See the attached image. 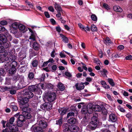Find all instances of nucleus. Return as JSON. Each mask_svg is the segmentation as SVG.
<instances>
[{"mask_svg":"<svg viewBox=\"0 0 132 132\" xmlns=\"http://www.w3.org/2000/svg\"><path fill=\"white\" fill-rule=\"evenodd\" d=\"M23 121L18 120L17 121V124L18 126L21 127L23 125Z\"/></svg>","mask_w":132,"mask_h":132,"instance_id":"obj_48","label":"nucleus"},{"mask_svg":"<svg viewBox=\"0 0 132 132\" xmlns=\"http://www.w3.org/2000/svg\"><path fill=\"white\" fill-rule=\"evenodd\" d=\"M11 107L13 111H16L18 110V108L16 105H11Z\"/></svg>","mask_w":132,"mask_h":132,"instance_id":"obj_52","label":"nucleus"},{"mask_svg":"<svg viewBox=\"0 0 132 132\" xmlns=\"http://www.w3.org/2000/svg\"><path fill=\"white\" fill-rule=\"evenodd\" d=\"M68 123L70 124H75L77 122V119L74 118H71L68 119L67 121Z\"/></svg>","mask_w":132,"mask_h":132,"instance_id":"obj_15","label":"nucleus"},{"mask_svg":"<svg viewBox=\"0 0 132 132\" xmlns=\"http://www.w3.org/2000/svg\"><path fill=\"white\" fill-rule=\"evenodd\" d=\"M39 127L43 129L46 128L47 126V122L43 120H40L39 122Z\"/></svg>","mask_w":132,"mask_h":132,"instance_id":"obj_11","label":"nucleus"},{"mask_svg":"<svg viewBox=\"0 0 132 132\" xmlns=\"http://www.w3.org/2000/svg\"><path fill=\"white\" fill-rule=\"evenodd\" d=\"M8 32H7V33H6L5 34H4V36H5L6 38L7 39L5 41H6L7 40L9 41H11L12 40L11 36L10 34L8 33Z\"/></svg>","mask_w":132,"mask_h":132,"instance_id":"obj_31","label":"nucleus"},{"mask_svg":"<svg viewBox=\"0 0 132 132\" xmlns=\"http://www.w3.org/2000/svg\"><path fill=\"white\" fill-rule=\"evenodd\" d=\"M20 71L22 72H24L26 70L25 68L24 67L22 66L20 68Z\"/></svg>","mask_w":132,"mask_h":132,"instance_id":"obj_59","label":"nucleus"},{"mask_svg":"<svg viewBox=\"0 0 132 132\" xmlns=\"http://www.w3.org/2000/svg\"><path fill=\"white\" fill-rule=\"evenodd\" d=\"M11 63H10V66H11V67L15 68L16 67L17 65V63L15 61H12L11 62Z\"/></svg>","mask_w":132,"mask_h":132,"instance_id":"obj_39","label":"nucleus"},{"mask_svg":"<svg viewBox=\"0 0 132 132\" xmlns=\"http://www.w3.org/2000/svg\"><path fill=\"white\" fill-rule=\"evenodd\" d=\"M16 56L13 55L11 54L10 56H8L7 57V58H5V61H9L11 63V62L15 61L16 59Z\"/></svg>","mask_w":132,"mask_h":132,"instance_id":"obj_10","label":"nucleus"},{"mask_svg":"<svg viewBox=\"0 0 132 132\" xmlns=\"http://www.w3.org/2000/svg\"><path fill=\"white\" fill-rule=\"evenodd\" d=\"M56 95L55 93L52 92L48 94L46 96V100L49 102H54L56 99Z\"/></svg>","mask_w":132,"mask_h":132,"instance_id":"obj_2","label":"nucleus"},{"mask_svg":"<svg viewBox=\"0 0 132 132\" xmlns=\"http://www.w3.org/2000/svg\"><path fill=\"white\" fill-rule=\"evenodd\" d=\"M102 108L98 105H95L93 107V110L94 111L100 112L101 111Z\"/></svg>","mask_w":132,"mask_h":132,"instance_id":"obj_26","label":"nucleus"},{"mask_svg":"<svg viewBox=\"0 0 132 132\" xmlns=\"http://www.w3.org/2000/svg\"><path fill=\"white\" fill-rule=\"evenodd\" d=\"M93 107H94L92 104L89 103L87 105V109H93Z\"/></svg>","mask_w":132,"mask_h":132,"instance_id":"obj_55","label":"nucleus"},{"mask_svg":"<svg viewBox=\"0 0 132 132\" xmlns=\"http://www.w3.org/2000/svg\"><path fill=\"white\" fill-rule=\"evenodd\" d=\"M19 100L20 104L22 105L27 103L29 101L28 98L27 97H20Z\"/></svg>","mask_w":132,"mask_h":132,"instance_id":"obj_9","label":"nucleus"},{"mask_svg":"<svg viewBox=\"0 0 132 132\" xmlns=\"http://www.w3.org/2000/svg\"><path fill=\"white\" fill-rule=\"evenodd\" d=\"M76 89L78 90H80L84 89V86L82 83L79 84L78 83H77L75 85Z\"/></svg>","mask_w":132,"mask_h":132,"instance_id":"obj_12","label":"nucleus"},{"mask_svg":"<svg viewBox=\"0 0 132 132\" xmlns=\"http://www.w3.org/2000/svg\"><path fill=\"white\" fill-rule=\"evenodd\" d=\"M33 131L34 132H43V130L39 126H37L33 128Z\"/></svg>","mask_w":132,"mask_h":132,"instance_id":"obj_23","label":"nucleus"},{"mask_svg":"<svg viewBox=\"0 0 132 132\" xmlns=\"http://www.w3.org/2000/svg\"><path fill=\"white\" fill-rule=\"evenodd\" d=\"M79 27L81 28L82 30H84L85 31H86V30L85 29V27L84 26L81 24V23H79L78 24Z\"/></svg>","mask_w":132,"mask_h":132,"instance_id":"obj_57","label":"nucleus"},{"mask_svg":"<svg viewBox=\"0 0 132 132\" xmlns=\"http://www.w3.org/2000/svg\"><path fill=\"white\" fill-rule=\"evenodd\" d=\"M46 88L49 89H52L53 87V86L51 84L47 83L46 84Z\"/></svg>","mask_w":132,"mask_h":132,"instance_id":"obj_53","label":"nucleus"},{"mask_svg":"<svg viewBox=\"0 0 132 132\" xmlns=\"http://www.w3.org/2000/svg\"><path fill=\"white\" fill-rule=\"evenodd\" d=\"M109 121L112 122H116L117 120V118L115 114L111 113L109 115Z\"/></svg>","mask_w":132,"mask_h":132,"instance_id":"obj_6","label":"nucleus"},{"mask_svg":"<svg viewBox=\"0 0 132 132\" xmlns=\"http://www.w3.org/2000/svg\"><path fill=\"white\" fill-rule=\"evenodd\" d=\"M16 70L15 68L11 67L9 71V73L10 74L14 73L16 71Z\"/></svg>","mask_w":132,"mask_h":132,"instance_id":"obj_35","label":"nucleus"},{"mask_svg":"<svg viewBox=\"0 0 132 132\" xmlns=\"http://www.w3.org/2000/svg\"><path fill=\"white\" fill-rule=\"evenodd\" d=\"M20 77V76L19 75H15L12 78V80L13 82H15L19 80Z\"/></svg>","mask_w":132,"mask_h":132,"instance_id":"obj_25","label":"nucleus"},{"mask_svg":"<svg viewBox=\"0 0 132 132\" xmlns=\"http://www.w3.org/2000/svg\"><path fill=\"white\" fill-rule=\"evenodd\" d=\"M88 119L85 117H84L81 121L82 125L84 126H85L88 123Z\"/></svg>","mask_w":132,"mask_h":132,"instance_id":"obj_24","label":"nucleus"},{"mask_svg":"<svg viewBox=\"0 0 132 132\" xmlns=\"http://www.w3.org/2000/svg\"><path fill=\"white\" fill-rule=\"evenodd\" d=\"M63 122V117H61L59 119L56 121V124L61 126Z\"/></svg>","mask_w":132,"mask_h":132,"instance_id":"obj_32","label":"nucleus"},{"mask_svg":"<svg viewBox=\"0 0 132 132\" xmlns=\"http://www.w3.org/2000/svg\"><path fill=\"white\" fill-rule=\"evenodd\" d=\"M87 108H85L82 109L81 110V112L82 113L86 114L87 113Z\"/></svg>","mask_w":132,"mask_h":132,"instance_id":"obj_60","label":"nucleus"},{"mask_svg":"<svg viewBox=\"0 0 132 132\" xmlns=\"http://www.w3.org/2000/svg\"><path fill=\"white\" fill-rule=\"evenodd\" d=\"M29 39L30 40H29L28 41L30 42V45L31 46V44H32V42L36 40L35 37V35L33 34H32L30 37Z\"/></svg>","mask_w":132,"mask_h":132,"instance_id":"obj_21","label":"nucleus"},{"mask_svg":"<svg viewBox=\"0 0 132 132\" xmlns=\"http://www.w3.org/2000/svg\"><path fill=\"white\" fill-rule=\"evenodd\" d=\"M0 23L2 25L4 26L7 25V22L6 21L3 20L1 21Z\"/></svg>","mask_w":132,"mask_h":132,"instance_id":"obj_58","label":"nucleus"},{"mask_svg":"<svg viewBox=\"0 0 132 132\" xmlns=\"http://www.w3.org/2000/svg\"><path fill=\"white\" fill-rule=\"evenodd\" d=\"M18 28L20 30L23 31L24 30L25 27L23 25L20 24L19 25Z\"/></svg>","mask_w":132,"mask_h":132,"instance_id":"obj_50","label":"nucleus"},{"mask_svg":"<svg viewBox=\"0 0 132 132\" xmlns=\"http://www.w3.org/2000/svg\"><path fill=\"white\" fill-rule=\"evenodd\" d=\"M97 115L96 114L95 116H93L92 118V121L90 122L88 125L87 127V129L90 130H93L95 129L97 127V122H98Z\"/></svg>","mask_w":132,"mask_h":132,"instance_id":"obj_1","label":"nucleus"},{"mask_svg":"<svg viewBox=\"0 0 132 132\" xmlns=\"http://www.w3.org/2000/svg\"><path fill=\"white\" fill-rule=\"evenodd\" d=\"M100 72L101 73L102 75L104 77H106V73L107 72V71L105 69H103L102 71H100Z\"/></svg>","mask_w":132,"mask_h":132,"instance_id":"obj_41","label":"nucleus"},{"mask_svg":"<svg viewBox=\"0 0 132 132\" xmlns=\"http://www.w3.org/2000/svg\"><path fill=\"white\" fill-rule=\"evenodd\" d=\"M108 82L112 86H113L115 85L114 82H113V81L112 79L109 78L108 79Z\"/></svg>","mask_w":132,"mask_h":132,"instance_id":"obj_42","label":"nucleus"},{"mask_svg":"<svg viewBox=\"0 0 132 132\" xmlns=\"http://www.w3.org/2000/svg\"><path fill=\"white\" fill-rule=\"evenodd\" d=\"M91 18L94 21H96L97 18L95 14H92L91 15Z\"/></svg>","mask_w":132,"mask_h":132,"instance_id":"obj_54","label":"nucleus"},{"mask_svg":"<svg viewBox=\"0 0 132 132\" xmlns=\"http://www.w3.org/2000/svg\"><path fill=\"white\" fill-rule=\"evenodd\" d=\"M90 29L92 31H95L97 30V29L96 27L94 24H92L91 25L90 27Z\"/></svg>","mask_w":132,"mask_h":132,"instance_id":"obj_43","label":"nucleus"},{"mask_svg":"<svg viewBox=\"0 0 132 132\" xmlns=\"http://www.w3.org/2000/svg\"><path fill=\"white\" fill-rule=\"evenodd\" d=\"M114 10L116 12H121L122 11V9L119 6H113Z\"/></svg>","mask_w":132,"mask_h":132,"instance_id":"obj_27","label":"nucleus"},{"mask_svg":"<svg viewBox=\"0 0 132 132\" xmlns=\"http://www.w3.org/2000/svg\"><path fill=\"white\" fill-rule=\"evenodd\" d=\"M31 64L33 67H36L38 66V62L37 60H35L32 62Z\"/></svg>","mask_w":132,"mask_h":132,"instance_id":"obj_36","label":"nucleus"},{"mask_svg":"<svg viewBox=\"0 0 132 132\" xmlns=\"http://www.w3.org/2000/svg\"><path fill=\"white\" fill-rule=\"evenodd\" d=\"M6 122V121L3 120H2L1 121V123L2 124L3 127L4 128H5L6 126L5 125Z\"/></svg>","mask_w":132,"mask_h":132,"instance_id":"obj_63","label":"nucleus"},{"mask_svg":"<svg viewBox=\"0 0 132 132\" xmlns=\"http://www.w3.org/2000/svg\"><path fill=\"white\" fill-rule=\"evenodd\" d=\"M103 7L105 9L108 10L109 9L110 6L107 4L105 3H104L103 4Z\"/></svg>","mask_w":132,"mask_h":132,"instance_id":"obj_51","label":"nucleus"},{"mask_svg":"<svg viewBox=\"0 0 132 132\" xmlns=\"http://www.w3.org/2000/svg\"><path fill=\"white\" fill-rule=\"evenodd\" d=\"M28 89L30 92H35L38 90V88L36 86L32 85L28 87Z\"/></svg>","mask_w":132,"mask_h":132,"instance_id":"obj_14","label":"nucleus"},{"mask_svg":"<svg viewBox=\"0 0 132 132\" xmlns=\"http://www.w3.org/2000/svg\"><path fill=\"white\" fill-rule=\"evenodd\" d=\"M105 41H106V42H107L108 43L111 44L112 43V42H111L110 39L108 37H106V40H105Z\"/></svg>","mask_w":132,"mask_h":132,"instance_id":"obj_62","label":"nucleus"},{"mask_svg":"<svg viewBox=\"0 0 132 132\" xmlns=\"http://www.w3.org/2000/svg\"><path fill=\"white\" fill-rule=\"evenodd\" d=\"M101 111L103 114L104 115H106L107 114V110L104 107H102Z\"/></svg>","mask_w":132,"mask_h":132,"instance_id":"obj_45","label":"nucleus"},{"mask_svg":"<svg viewBox=\"0 0 132 132\" xmlns=\"http://www.w3.org/2000/svg\"><path fill=\"white\" fill-rule=\"evenodd\" d=\"M70 131L76 132L79 130V128L78 127L75 125H70Z\"/></svg>","mask_w":132,"mask_h":132,"instance_id":"obj_13","label":"nucleus"},{"mask_svg":"<svg viewBox=\"0 0 132 132\" xmlns=\"http://www.w3.org/2000/svg\"><path fill=\"white\" fill-rule=\"evenodd\" d=\"M14 117H12L11 118L9 119L8 121H7L6 125V127H8V126L10 125H12L14 121Z\"/></svg>","mask_w":132,"mask_h":132,"instance_id":"obj_20","label":"nucleus"},{"mask_svg":"<svg viewBox=\"0 0 132 132\" xmlns=\"http://www.w3.org/2000/svg\"><path fill=\"white\" fill-rule=\"evenodd\" d=\"M27 116L23 114L19 115L18 117V120L21 121H24L26 118L27 119Z\"/></svg>","mask_w":132,"mask_h":132,"instance_id":"obj_18","label":"nucleus"},{"mask_svg":"<svg viewBox=\"0 0 132 132\" xmlns=\"http://www.w3.org/2000/svg\"><path fill=\"white\" fill-rule=\"evenodd\" d=\"M29 90L28 89H25L21 92L22 95L23 96H27L28 94H29Z\"/></svg>","mask_w":132,"mask_h":132,"instance_id":"obj_37","label":"nucleus"},{"mask_svg":"<svg viewBox=\"0 0 132 132\" xmlns=\"http://www.w3.org/2000/svg\"><path fill=\"white\" fill-rule=\"evenodd\" d=\"M59 89L61 91H62L64 90L65 87L63 84L61 82H59L57 85Z\"/></svg>","mask_w":132,"mask_h":132,"instance_id":"obj_22","label":"nucleus"},{"mask_svg":"<svg viewBox=\"0 0 132 132\" xmlns=\"http://www.w3.org/2000/svg\"><path fill=\"white\" fill-rule=\"evenodd\" d=\"M0 31L2 32H4V34L6 33H7V32H8V31L5 29L4 27L2 26H1L0 28Z\"/></svg>","mask_w":132,"mask_h":132,"instance_id":"obj_46","label":"nucleus"},{"mask_svg":"<svg viewBox=\"0 0 132 132\" xmlns=\"http://www.w3.org/2000/svg\"><path fill=\"white\" fill-rule=\"evenodd\" d=\"M40 108L43 109H45L49 110L52 109V105L49 103L46 102L44 103L43 104L41 105Z\"/></svg>","mask_w":132,"mask_h":132,"instance_id":"obj_4","label":"nucleus"},{"mask_svg":"<svg viewBox=\"0 0 132 132\" xmlns=\"http://www.w3.org/2000/svg\"><path fill=\"white\" fill-rule=\"evenodd\" d=\"M27 85V84L24 81V79H22L18 84L17 88L19 89H22L25 87Z\"/></svg>","mask_w":132,"mask_h":132,"instance_id":"obj_5","label":"nucleus"},{"mask_svg":"<svg viewBox=\"0 0 132 132\" xmlns=\"http://www.w3.org/2000/svg\"><path fill=\"white\" fill-rule=\"evenodd\" d=\"M125 58L127 60H132V56L130 55H129L126 56Z\"/></svg>","mask_w":132,"mask_h":132,"instance_id":"obj_64","label":"nucleus"},{"mask_svg":"<svg viewBox=\"0 0 132 132\" xmlns=\"http://www.w3.org/2000/svg\"><path fill=\"white\" fill-rule=\"evenodd\" d=\"M67 110L66 109L61 108L59 109L58 111L61 115L63 116L66 113Z\"/></svg>","mask_w":132,"mask_h":132,"instance_id":"obj_19","label":"nucleus"},{"mask_svg":"<svg viewBox=\"0 0 132 132\" xmlns=\"http://www.w3.org/2000/svg\"><path fill=\"white\" fill-rule=\"evenodd\" d=\"M33 48L35 50L38 51L39 49V46L38 43L36 42H32V44H31Z\"/></svg>","mask_w":132,"mask_h":132,"instance_id":"obj_17","label":"nucleus"},{"mask_svg":"<svg viewBox=\"0 0 132 132\" xmlns=\"http://www.w3.org/2000/svg\"><path fill=\"white\" fill-rule=\"evenodd\" d=\"M70 125L67 123H65L62 126L63 130V132H70Z\"/></svg>","mask_w":132,"mask_h":132,"instance_id":"obj_7","label":"nucleus"},{"mask_svg":"<svg viewBox=\"0 0 132 132\" xmlns=\"http://www.w3.org/2000/svg\"><path fill=\"white\" fill-rule=\"evenodd\" d=\"M9 129L10 131L11 132H15L17 131L18 130V127L14 125H10L8 126Z\"/></svg>","mask_w":132,"mask_h":132,"instance_id":"obj_8","label":"nucleus"},{"mask_svg":"<svg viewBox=\"0 0 132 132\" xmlns=\"http://www.w3.org/2000/svg\"><path fill=\"white\" fill-rule=\"evenodd\" d=\"M70 112H73L75 114H76V115L78 113L77 111L76 110V107L74 106H72L71 107Z\"/></svg>","mask_w":132,"mask_h":132,"instance_id":"obj_38","label":"nucleus"},{"mask_svg":"<svg viewBox=\"0 0 132 132\" xmlns=\"http://www.w3.org/2000/svg\"><path fill=\"white\" fill-rule=\"evenodd\" d=\"M60 35L62 37L63 39L62 40L65 43H68V42L69 41L67 37L65 36L62 34H60Z\"/></svg>","mask_w":132,"mask_h":132,"instance_id":"obj_33","label":"nucleus"},{"mask_svg":"<svg viewBox=\"0 0 132 132\" xmlns=\"http://www.w3.org/2000/svg\"><path fill=\"white\" fill-rule=\"evenodd\" d=\"M19 25L16 22H14L12 24V28L15 30H16L19 28Z\"/></svg>","mask_w":132,"mask_h":132,"instance_id":"obj_44","label":"nucleus"},{"mask_svg":"<svg viewBox=\"0 0 132 132\" xmlns=\"http://www.w3.org/2000/svg\"><path fill=\"white\" fill-rule=\"evenodd\" d=\"M3 43L2 46L3 45L4 47L5 48H8L10 44V43L9 42H6V41H2Z\"/></svg>","mask_w":132,"mask_h":132,"instance_id":"obj_29","label":"nucleus"},{"mask_svg":"<svg viewBox=\"0 0 132 132\" xmlns=\"http://www.w3.org/2000/svg\"><path fill=\"white\" fill-rule=\"evenodd\" d=\"M10 64L8 62H5L3 68H5L6 70H8L10 67Z\"/></svg>","mask_w":132,"mask_h":132,"instance_id":"obj_34","label":"nucleus"},{"mask_svg":"<svg viewBox=\"0 0 132 132\" xmlns=\"http://www.w3.org/2000/svg\"><path fill=\"white\" fill-rule=\"evenodd\" d=\"M55 8L57 11H61L62 13H63V11L60 6L56 3H55Z\"/></svg>","mask_w":132,"mask_h":132,"instance_id":"obj_16","label":"nucleus"},{"mask_svg":"<svg viewBox=\"0 0 132 132\" xmlns=\"http://www.w3.org/2000/svg\"><path fill=\"white\" fill-rule=\"evenodd\" d=\"M7 39L5 36L3 34H0V40L2 41H5Z\"/></svg>","mask_w":132,"mask_h":132,"instance_id":"obj_40","label":"nucleus"},{"mask_svg":"<svg viewBox=\"0 0 132 132\" xmlns=\"http://www.w3.org/2000/svg\"><path fill=\"white\" fill-rule=\"evenodd\" d=\"M11 83V79L8 78H6L5 84L8 85H9Z\"/></svg>","mask_w":132,"mask_h":132,"instance_id":"obj_56","label":"nucleus"},{"mask_svg":"<svg viewBox=\"0 0 132 132\" xmlns=\"http://www.w3.org/2000/svg\"><path fill=\"white\" fill-rule=\"evenodd\" d=\"M28 78L29 80H32L34 77V74L32 72H29L28 75Z\"/></svg>","mask_w":132,"mask_h":132,"instance_id":"obj_28","label":"nucleus"},{"mask_svg":"<svg viewBox=\"0 0 132 132\" xmlns=\"http://www.w3.org/2000/svg\"><path fill=\"white\" fill-rule=\"evenodd\" d=\"M21 110L22 111V113L23 115L27 116V119H30L31 118L32 116L31 114L28 112L29 109L27 107L23 108Z\"/></svg>","mask_w":132,"mask_h":132,"instance_id":"obj_3","label":"nucleus"},{"mask_svg":"<svg viewBox=\"0 0 132 132\" xmlns=\"http://www.w3.org/2000/svg\"><path fill=\"white\" fill-rule=\"evenodd\" d=\"M4 47H3V49H4V51H3L1 53H2V54L1 55L2 56H4V59L5 60V58H7V56H9V55H7V52L6 51H5L4 49L3 48Z\"/></svg>","mask_w":132,"mask_h":132,"instance_id":"obj_30","label":"nucleus"},{"mask_svg":"<svg viewBox=\"0 0 132 132\" xmlns=\"http://www.w3.org/2000/svg\"><path fill=\"white\" fill-rule=\"evenodd\" d=\"M75 114L73 112H70L69 113L67 114V118H68L70 117H74V116Z\"/></svg>","mask_w":132,"mask_h":132,"instance_id":"obj_47","label":"nucleus"},{"mask_svg":"<svg viewBox=\"0 0 132 132\" xmlns=\"http://www.w3.org/2000/svg\"><path fill=\"white\" fill-rule=\"evenodd\" d=\"M118 109L119 110L122 112H125V110L120 106L118 107Z\"/></svg>","mask_w":132,"mask_h":132,"instance_id":"obj_61","label":"nucleus"},{"mask_svg":"<svg viewBox=\"0 0 132 132\" xmlns=\"http://www.w3.org/2000/svg\"><path fill=\"white\" fill-rule=\"evenodd\" d=\"M34 96V95L33 93L29 91V94H28L27 97H28V98H30L33 97Z\"/></svg>","mask_w":132,"mask_h":132,"instance_id":"obj_49","label":"nucleus"}]
</instances>
